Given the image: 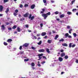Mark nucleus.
<instances>
[{"label": "nucleus", "mask_w": 78, "mask_h": 78, "mask_svg": "<svg viewBox=\"0 0 78 78\" xmlns=\"http://www.w3.org/2000/svg\"><path fill=\"white\" fill-rule=\"evenodd\" d=\"M62 45L64 47H67L68 46V44L66 43H64L62 44Z\"/></svg>", "instance_id": "f8f14e48"}, {"label": "nucleus", "mask_w": 78, "mask_h": 78, "mask_svg": "<svg viewBox=\"0 0 78 78\" xmlns=\"http://www.w3.org/2000/svg\"><path fill=\"white\" fill-rule=\"evenodd\" d=\"M42 11H41V13H44V11H45V9H42Z\"/></svg>", "instance_id": "a878e982"}, {"label": "nucleus", "mask_w": 78, "mask_h": 78, "mask_svg": "<svg viewBox=\"0 0 78 78\" xmlns=\"http://www.w3.org/2000/svg\"><path fill=\"white\" fill-rule=\"evenodd\" d=\"M1 30L2 31H3L4 30H5V26L3 25H2L1 26Z\"/></svg>", "instance_id": "20e7f679"}, {"label": "nucleus", "mask_w": 78, "mask_h": 78, "mask_svg": "<svg viewBox=\"0 0 78 78\" xmlns=\"http://www.w3.org/2000/svg\"><path fill=\"white\" fill-rule=\"evenodd\" d=\"M34 6H35V5H32L31 6L30 8L31 9H34Z\"/></svg>", "instance_id": "f3484780"}, {"label": "nucleus", "mask_w": 78, "mask_h": 78, "mask_svg": "<svg viewBox=\"0 0 78 78\" xmlns=\"http://www.w3.org/2000/svg\"><path fill=\"white\" fill-rule=\"evenodd\" d=\"M37 66H38L39 67H41V65L39 63H38L37 64Z\"/></svg>", "instance_id": "de8ad7c7"}, {"label": "nucleus", "mask_w": 78, "mask_h": 78, "mask_svg": "<svg viewBox=\"0 0 78 78\" xmlns=\"http://www.w3.org/2000/svg\"><path fill=\"white\" fill-rule=\"evenodd\" d=\"M44 63H45V61L43 62H42L41 63L42 64H44Z\"/></svg>", "instance_id": "603ef678"}, {"label": "nucleus", "mask_w": 78, "mask_h": 78, "mask_svg": "<svg viewBox=\"0 0 78 78\" xmlns=\"http://www.w3.org/2000/svg\"><path fill=\"white\" fill-rule=\"evenodd\" d=\"M15 12L16 13H17V12H18V10L17 9L15 11Z\"/></svg>", "instance_id": "09e8293b"}, {"label": "nucleus", "mask_w": 78, "mask_h": 78, "mask_svg": "<svg viewBox=\"0 0 78 78\" xmlns=\"http://www.w3.org/2000/svg\"><path fill=\"white\" fill-rule=\"evenodd\" d=\"M58 60L60 62H62L63 60V59L61 57L58 58Z\"/></svg>", "instance_id": "6e6552de"}, {"label": "nucleus", "mask_w": 78, "mask_h": 78, "mask_svg": "<svg viewBox=\"0 0 78 78\" xmlns=\"http://www.w3.org/2000/svg\"><path fill=\"white\" fill-rule=\"evenodd\" d=\"M75 2V0L72 1V2H71V4H73V3H74V2Z\"/></svg>", "instance_id": "a18cd8bd"}, {"label": "nucleus", "mask_w": 78, "mask_h": 78, "mask_svg": "<svg viewBox=\"0 0 78 78\" xmlns=\"http://www.w3.org/2000/svg\"><path fill=\"white\" fill-rule=\"evenodd\" d=\"M59 42H64V40L63 38H62L61 39H60L59 40Z\"/></svg>", "instance_id": "b1692460"}, {"label": "nucleus", "mask_w": 78, "mask_h": 78, "mask_svg": "<svg viewBox=\"0 0 78 78\" xmlns=\"http://www.w3.org/2000/svg\"><path fill=\"white\" fill-rule=\"evenodd\" d=\"M13 15L15 16H17V13H14Z\"/></svg>", "instance_id": "49530a36"}, {"label": "nucleus", "mask_w": 78, "mask_h": 78, "mask_svg": "<svg viewBox=\"0 0 78 78\" xmlns=\"http://www.w3.org/2000/svg\"><path fill=\"white\" fill-rule=\"evenodd\" d=\"M27 6H28V5L26 4L24 5V7L25 8H26V7H27Z\"/></svg>", "instance_id": "e433bc0d"}, {"label": "nucleus", "mask_w": 78, "mask_h": 78, "mask_svg": "<svg viewBox=\"0 0 78 78\" xmlns=\"http://www.w3.org/2000/svg\"><path fill=\"white\" fill-rule=\"evenodd\" d=\"M3 11V6L2 5H0V12H2Z\"/></svg>", "instance_id": "9b49d317"}, {"label": "nucleus", "mask_w": 78, "mask_h": 78, "mask_svg": "<svg viewBox=\"0 0 78 78\" xmlns=\"http://www.w3.org/2000/svg\"><path fill=\"white\" fill-rule=\"evenodd\" d=\"M68 38H72V37L71 36H70V35H69V36H68Z\"/></svg>", "instance_id": "8fccbe9b"}, {"label": "nucleus", "mask_w": 78, "mask_h": 78, "mask_svg": "<svg viewBox=\"0 0 78 78\" xmlns=\"http://www.w3.org/2000/svg\"><path fill=\"white\" fill-rule=\"evenodd\" d=\"M12 41V40L11 39H9L7 40V41L8 42H11V41Z\"/></svg>", "instance_id": "5701e85b"}, {"label": "nucleus", "mask_w": 78, "mask_h": 78, "mask_svg": "<svg viewBox=\"0 0 78 78\" xmlns=\"http://www.w3.org/2000/svg\"><path fill=\"white\" fill-rule=\"evenodd\" d=\"M17 28V26H14L12 27V29H16V28Z\"/></svg>", "instance_id": "c85d7f7f"}, {"label": "nucleus", "mask_w": 78, "mask_h": 78, "mask_svg": "<svg viewBox=\"0 0 78 78\" xmlns=\"http://www.w3.org/2000/svg\"><path fill=\"white\" fill-rule=\"evenodd\" d=\"M72 31V29H70L69 30V33L70 34H71V33H72V32H71V31Z\"/></svg>", "instance_id": "bb28decb"}, {"label": "nucleus", "mask_w": 78, "mask_h": 78, "mask_svg": "<svg viewBox=\"0 0 78 78\" xmlns=\"http://www.w3.org/2000/svg\"><path fill=\"white\" fill-rule=\"evenodd\" d=\"M11 29L12 28L11 27H9L8 28L9 30H11Z\"/></svg>", "instance_id": "bf43d9fd"}, {"label": "nucleus", "mask_w": 78, "mask_h": 78, "mask_svg": "<svg viewBox=\"0 0 78 78\" xmlns=\"http://www.w3.org/2000/svg\"><path fill=\"white\" fill-rule=\"evenodd\" d=\"M31 48L33 49V50H36V48L33 47H32Z\"/></svg>", "instance_id": "37998d69"}, {"label": "nucleus", "mask_w": 78, "mask_h": 78, "mask_svg": "<svg viewBox=\"0 0 78 78\" xmlns=\"http://www.w3.org/2000/svg\"><path fill=\"white\" fill-rule=\"evenodd\" d=\"M40 35H41V34H37V36H40Z\"/></svg>", "instance_id": "052dcab7"}, {"label": "nucleus", "mask_w": 78, "mask_h": 78, "mask_svg": "<svg viewBox=\"0 0 78 78\" xmlns=\"http://www.w3.org/2000/svg\"><path fill=\"white\" fill-rule=\"evenodd\" d=\"M48 33L49 35H51V32H48Z\"/></svg>", "instance_id": "5fc2aeb1"}, {"label": "nucleus", "mask_w": 78, "mask_h": 78, "mask_svg": "<svg viewBox=\"0 0 78 78\" xmlns=\"http://www.w3.org/2000/svg\"><path fill=\"white\" fill-rule=\"evenodd\" d=\"M31 14H30L29 16V19H30V20H32L34 19V16H32Z\"/></svg>", "instance_id": "7ed1b4c3"}, {"label": "nucleus", "mask_w": 78, "mask_h": 78, "mask_svg": "<svg viewBox=\"0 0 78 78\" xmlns=\"http://www.w3.org/2000/svg\"><path fill=\"white\" fill-rule=\"evenodd\" d=\"M29 45V43H25L23 45V46H24V47H28V46Z\"/></svg>", "instance_id": "423d86ee"}, {"label": "nucleus", "mask_w": 78, "mask_h": 78, "mask_svg": "<svg viewBox=\"0 0 78 78\" xmlns=\"http://www.w3.org/2000/svg\"><path fill=\"white\" fill-rule=\"evenodd\" d=\"M46 50L47 52V53H50V51H49V49H48V48H46Z\"/></svg>", "instance_id": "6ab92c4d"}, {"label": "nucleus", "mask_w": 78, "mask_h": 78, "mask_svg": "<svg viewBox=\"0 0 78 78\" xmlns=\"http://www.w3.org/2000/svg\"><path fill=\"white\" fill-rule=\"evenodd\" d=\"M67 14L68 15H71V14H72V13L71 12H67Z\"/></svg>", "instance_id": "4be33fe9"}, {"label": "nucleus", "mask_w": 78, "mask_h": 78, "mask_svg": "<svg viewBox=\"0 0 78 78\" xmlns=\"http://www.w3.org/2000/svg\"><path fill=\"white\" fill-rule=\"evenodd\" d=\"M38 45H41V44H42V41H41L39 43H37Z\"/></svg>", "instance_id": "393cba45"}, {"label": "nucleus", "mask_w": 78, "mask_h": 78, "mask_svg": "<svg viewBox=\"0 0 78 78\" xmlns=\"http://www.w3.org/2000/svg\"><path fill=\"white\" fill-rule=\"evenodd\" d=\"M24 53V51L21 52H20L21 55H22V54H23Z\"/></svg>", "instance_id": "864d4df0"}, {"label": "nucleus", "mask_w": 78, "mask_h": 78, "mask_svg": "<svg viewBox=\"0 0 78 78\" xmlns=\"http://www.w3.org/2000/svg\"><path fill=\"white\" fill-rule=\"evenodd\" d=\"M76 45H75V44H73L72 45V48H73V47H75Z\"/></svg>", "instance_id": "79ce46f5"}, {"label": "nucleus", "mask_w": 78, "mask_h": 78, "mask_svg": "<svg viewBox=\"0 0 78 78\" xmlns=\"http://www.w3.org/2000/svg\"><path fill=\"white\" fill-rule=\"evenodd\" d=\"M24 61H29V59L28 58H27V59H25L24 60Z\"/></svg>", "instance_id": "58836bf2"}, {"label": "nucleus", "mask_w": 78, "mask_h": 78, "mask_svg": "<svg viewBox=\"0 0 78 78\" xmlns=\"http://www.w3.org/2000/svg\"><path fill=\"white\" fill-rule=\"evenodd\" d=\"M9 9L8 8H7L6 10L5 11V12L6 13H8V12H9Z\"/></svg>", "instance_id": "dca6fc26"}, {"label": "nucleus", "mask_w": 78, "mask_h": 78, "mask_svg": "<svg viewBox=\"0 0 78 78\" xmlns=\"http://www.w3.org/2000/svg\"><path fill=\"white\" fill-rule=\"evenodd\" d=\"M44 39H46V38H47V36H45L44 37Z\"/></svg>", "instance_id": "338daca9"}, {"label": "nucleus", "mask_w": 78, "mask_h": 78, "mask_svg": "<svg viewBox=\"0 0 78 78\" xmlns=\"http://www.w3.org/2000/svg\"><path fill=\"white\" fill-rule=\"evenodd\" d=\"M29 15V14L28 13H27L24 15V17H28V16Z\"/></svg>", "instance_id": "1a4fd4ad"}, {"label": "nucleus", "mask_w": 78, "mask_h": 78, "mask_svg": "<svg viewBox=\"0 0 78 78\" xmlns=\"http://www.w3.org/2000/svg\"><path fill=\"white\" fill-rule=\"evenodd\" d=\"M43 3H44V5L45 6H47V1L46 0H43Z\"/></svg>", "instance_id": "9d476101"}, {"label": "nucleus", "mask_w": 78, "mask_h": 78, "mask_svg": "<svg viewBox=\"0 0 78 78\" xmlns=\"http://www.w3.org/2000/svg\"><path fill=\"white\" fill-rule=\"evenodd\" d=\"M31 66H32V67H34L35 66V64H34V63L32 62L31 64Z\"/></svg>", "instance_id": "412c9836"}, {"label": "nucleus", "mask_w": 78, "mask_h": 78, "mask_svg": "<svg viewBox=\"0 0 78 78\" xmlns=\"http://www.w3.org/2000/svg\"><path fill=\"white\" fill-rule=\"evenodd\" d=\"M59 37V35H56L54 39L55 40H56Z\"/></svg>", "instance_id": "ddd939ff"}, {"label": "nucleus", "mask_w": 78, "mask_h": 78, "mask_svg": "<svg viewBox=\"0 0 78 78\" xmlns=\"http://www.w3.org/2000/svg\"><path fill=\"white\" fill-rule=\"evenodd\" d=\"M42 16L44 17V19H47V17H48V16L46 14H45L44 13H43L42 15Z\"/></svg>", "instance_id": "f03ea898"}, {"label": "nucleus", "mask_w": 78, "mask_h": 78, "mask_svg": "<svg viewBox=\"0 0 78 78\" xmlns=\"http://www.w3.org/2000/svg\"><path fill=\"white\" fill-rule=\"evenodd\" d=\"M76 63H78V60L76 59Z\"/></svg>", "instance_id": "680f3d73"}, {"label": "nucleus", "mask_w": 78, "mask_h": 78, "mask_svg": "<svg viewBox=\"0 0 78 78\" xmlns=\"http://www.w3.org/2000/svg\"><path fill=\"white\" fill-rule=\"evenodd\" d=\"M60 51H61V52H63V51H64V50H60Z\"/></svg>", "instance_id": "4d7b16f0"}, {"label": "nucleus", "mask_w": 78, "mask_h": 78, "mask_svg": "<svg viewBox=\"0 0 78 78\" xmlns=\"http://www.w3.org/2000/svg\"><path fill=\"white\" fill-rule=\"evenodd\" d=\"M25 27H26V28H28V25H26Z\"/></svg>", "instance_id": "13d9d810"}, {"label": "nucleus", "mask_w": 78, "mask_h": 78, "mask_svg": "<svg viewBox=\"0 0 78 78\" xmlns=\"http://www.w3.org/2000/svg\"><path fill=\"white\" fill-rule=\"evenodd\" d=\"M6 25H9V23L8 22L6 23Z\"/></svg>", "instance_id": "0e129e2a"}, {"label": "nucleus", "mask_w": 78, "mask_h": 78, "mask_svg": "<svg viewBox=\"0 0 78 78\" xmlns=\"http://www.w3.org/2000/svg\"><path fill=\"white\" fill-rule=\"evenodd\" d=\"M4 44L5 45H8V44L7 43H6V42H4Z\"/></svg>", "instance_id": "72a5a7b5"}, {"label": "nucleus", "mask_w": 78, "mask_h": 78, "mask_svg": "<svg viewBox=\"0 0 78 78\" xmlns=\"http://www.w3.org/2000/svg\"><path fill=\"white\" fill-rule=\"evenodd\" d=\"M51 3H54V2H55V1L53 0L51 1Z\"/></svg>", "instance_id": "e2e57ef3"}, {"label": "nucleus", "mask_w": 78, "mask_h": 78, "mask_svg": "<svg viewBox=\"0 0 78 78\" xmlns=\"http://www.w3.org/2000/svg\"><path fill=\"white\" fill-rule=\"evenodd\" d=\"M65 36L66 37H68V36H69V34L68 33L66 34Z\"/></svg>", "instance_id": "2f4dec72"}, {"label": "nucleus", "mask_w": 78, "mask_h": 78, "mask_svg": "<svg viewBox=\"0 0 78 78\" xmlns=\"http://www.w3.org/2000/svg\"><path fill=\"white\" fill-rule=\"evenodd\" d=\"M45 35H46V33L45 32H43L41 34V36H44Z\"/></svg>", "instance_id": "2eb2a0df"}, {"label": "nucleus", "mask_w": 78, "mask_h": 78, "mask_svg": "<svg viewBox=\"0 0 78 78\" xmlns=\"http://www.w3.org/2000/svg\"><path fill=\"white\" fill-rule=\"evenodd\" d=\"M39 39H41V37H39L37 39V40H39Z\"/></svg>", "instance_id": "69168bd1"}, {"label": "nucleus", "mask_w": 78, "mask_h": 78, "mask_svg": "<svg viewBox=\"0 0 78 78\" xmlns=\"http://www.w3.org/2000/svg\"><path fill=\"white\" fill-rule=\"evenodd\" d=\"M70 27L71 26H67V28H68V29H69V28H70Z\"/></svg>", "instance_id": "ea45409f"}, {"label": "nucleus", "mask_w": 78, "mask_h": 78, "mask_svg": "<svg viewBox=\"0 0 78 78\" xmlns=\"http://www.w3.org/2000/svg\"><path fill=\"white\" fill-rule=\"evenodd\" d=\"M32 38L33 39H36L37 37L36 36H34L33 34L31 35Z\"/></svg>", "instance_id": "39448f33"}, {"label": "nucleus", "mask_w": 78, "mask_h": 78, "mask_svg": "<svg viewBox=\"0 0 78 78\" xmlns=\"http://www.w3.org/2000/svg\"><path fill=\"white\" fill-rule=\"evenodd\" d=\"M69 58V56L67 55H66L65 56V59H68V58Z\"/></svg>", "instance_id": "c756f323"}, {"label": "nucleus", "mask_w": 78, "mask_h": 78, "mask_svg": "<svg viewBox=\"0 0 78 78\" xmlns=\"http://www.w3.org/2000/svg\"><path fill=\"white\" fill-rule=\"evenodd\" d=\"M51 41L50 40H48V43H49V44H50V43H51Z\"/></svg>", "instance_id": "473e14b6"}, {"label": "nucleus", "mask_w": 78, "mask_h": 78, "mask_svg": "<svg viewBox=\"0 0 78 78\" xmlns=\"http://www.w3.org/2000/svg\"><path fill=\"white\" fill-rule=\"evenodd\" d=\"M72 43H70L69 45V48H71L72 47Z\"/></svg>", "instance_id": "cd10ccee"}, {"label": "nucleus", "mask_w": 78, "mask_h": 78, "mask_svg": "<svg viewBox=\"0 0 78 78\" xmlns=\"http://www.w3.org/2000/svg\"><path fill=\"white\" fill-rule=\"evenodd\" d=\"M39 52H44L45 50L44 49H41L38 50Z\"/></svg>", "instance_id": "0eeeda50"}, {"label": "nucleus", "mask_w": 78, "mask_h": 78, "mask_svg": "<svg viewBox=\"0 0 78 78\" xmlns=\"http://www.w3.org/2000/svg\"><path fill=\"white\" fill-rule=\"evenodd\" d=\"M76 11V9H73L72 10L73 12H75Z\"/></svg>", "instance_id": "f704fd0d"}, {"label": "nucleus", "mask_w": 78, "mask_h": 78, "mask_svg": "<svg viewBox=\"0 0 78 78\" xmlns=\"http://www.w3.org/2000/svg\"><path fill=\"white\" fill-rule=\"evenodd\" d=\"M55 14H58L59 13V12L58 11H56L54 12Z\"/></svg>", "instance_id": "4c0bfd02"}, {"label": "nucleus", "mask_w": 78, "mask_h": 78, "mask_svg": "<svg viewBox=\"0 0 78 78\" xmlns=\"http://www.w3.org/2000/svg\"><path fill=\"white\" fill-rule=\"evenodd\" d=\"M73 35L74 36V37H76V33H74L73 34Z\"/></svg>", "instance_id": "a19ab883"}, {"label": "nucleus", "mask_w": 78, "mask_h": 78, "mask_svg": "<svg viewBox=\"0 0 78 78\" xmlns=\"http://www.w3.org/2000/svg\"><path fill=\"white\" fill-rule=\"evenodd\" d=\"M50 14H51L50 12H48L46 14L47 16H50Z\"/></svg>", "instance_id": "7c9ffc66"}, {"label": "nucleus", "mask_w": 78, "mask_h": 78, "mask_svg": "<svg viewBox=\"0 0 78 78\" xmlns=\"http://www.w3.org/2000/svg\"><path fill=\"white\" fill-rule=\"evenodd\" d=\"M76 15H77V16H78V12H77L76 13Z\"/></svg>", "instance_id": "774afa93"}, {"label": "nucleus", "mask_w": 78, "mask_h": 78, "mask_svg": "<svg viewBox=\"0 0 78 78\" xmlns=\"http://www.w3.org/2000/svg\"><path fill=\"white\" fill-rule=\"evenodd\" d=\"M8 0H4V3H6V2H8Z\"/></svg>", "instance_id": "c9c22d12"}, {"label": "nucleus", "mask_w": 78, "mask_h": 78, "mask_svg": "<svg viewBox=\"0 0 78 78\" xmlns=\"http://www.w3.org/2000/svg\"><path fill=\"white\" fill-rule=\"evenodd\" d=\"M40 26L41 27H43V24L42 23L40 24Z\"/></svg>", "instance_id": "3c124183"}, {"label": "nucleus", "mask_w": 78, "mask_h": 78, "mask_svg": "<svg viewBox=\"0 0 78 78\" xmlns=\"http://www.w3.org/2000/svg\"><path fill=\"white\" fill-rule=\"evenodd\" d=\"M65 53H62L61 55V57H63L65 56Z\"/></svg>", "instance_id": "4468645a"}, {"label": "nucleus", "mask_w": 78, "mask_h": 78, "mask_svg": "<svg viewBox=\"0 0 78 78\" xmlns=\"http://www.w3.org/2000/svg\"><path fill=\"white\" fill-rule=\"evenodd\" d=\"M65 16L64 14H63L60 15V18H62V17H64Z\"/></svg>", "instance_id": "a211bd4d"}, {"label": "nucleus", "mask_w": 78, "mask_h": 78, "mask_svg": "<svg viewBox=\"0 0 78 78\" xmlns=\"http://www.w3.org/2000/svg\"><path fill=\"white\" fill-rule=\"evenodd\" d=\"M20 8H23V5H22V4H20Z\"/></svg>", "instance_id": "c03bdc74"}, {"label": "nucleus", "mask_w": 78, "mask_h": 78, "mask_svg": "<svg viewBox=\"0 0 78 78\" xmlns=\"http://www.w3.org/2000/svg\"><path fill=\"white\" fill-rule=\"evenodd\" d=\"M17 31L18 32H20V28L19 27H18L17 28Z\"/></svg>", "instance_id": "aec40b11"}, {"label": "nucleus", "mask_w": 78, "mask_h": 78, "mask_svg": "<svg viewBox=\"0 0 78 78\" xmlns=\"http://www.w3.org/2000/svg\"><path fill=\"white\" fill-rule=\"evenodd\" d=\"M42 56H43V54H41L38 55V56H39L38 58H39V59H38V61L41 60V59H42Z\"/></svg>", "instance_id": "f257e3e1"}, {"label": "nucleus", "mask_w": 78, "mask_h": 78, "mask_svg": "<svg viewBox=\"0 0 78 78\" xmlns=\"http://www.w3.org/2000/svg\"><path fill=\"white\" fill-rule=\"evenodd\" d=\"M22 46H20L19 48L20 49V50H22Z\"/></svg>", "instance_id": "6e6d98bb"}]
</instances>
